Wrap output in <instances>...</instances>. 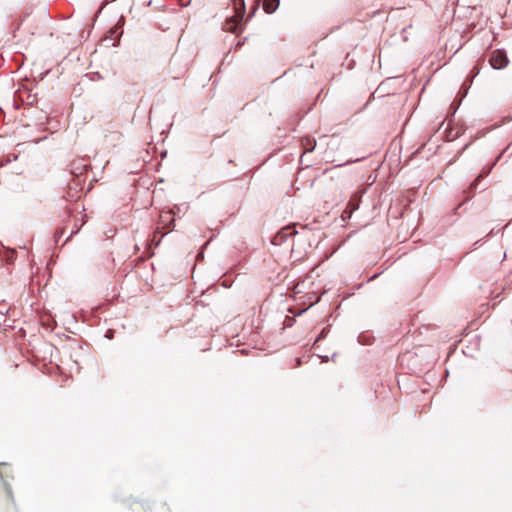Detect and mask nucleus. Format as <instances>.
<instances>
[{"label":"nucleus","instance_id":"f03ea898","mask_svg":"<svg viewBox=\"0 0 512 512\" xmlns=\"http://www.w3.org/2000/svg\"><path fill=\"white\" fill-rule=\"evenodd\" d=\"M490 63L494 69H502L508 64V59L503 51L497 50L493 53Z\"/></svg>","mask_w":512,"mask_h":512},{"label":"nucleus","instance_id":"7ed1b4c3","mask_svg":"<svg viewBox=\"0 0 512 512\" xmlns=\"http://www.w3.org/2000/svg\"><path fill=\"white\" fill-rule=\"evenodd\" d=\"M279 0H264L263 8L266 13H273L279 7Z\"/></svg>","mask_w":512,"mask_h":512},{"label":"nucleus","instance_id":"f257e3e1","mask_svg":"<svg viewBox=\"0 0 512 512\" xmlns=\"http://www.w3.org/2000/svg\"><path fill=\"white\" fill-rule=\"evenodd\" d=\"M240 5H241V11H239L237 9V12L234 16H232L231 19H229L227 22H226V25H225V29L230 31V32H233V33H236L237 32V27H238V23L243 19V10H244V2L243 0H240Z\"/></svg>","mask_w":512,"mask_h":512},{"label":"nucleus","instance_id":"20e7f679","mask_svg":"<svg viewBox=\"0 0 512 512\" xmlns=\"http://www.w3.org/2000/svg\"><path fill=\"white\" fill-rule=\"evenodd\" d=\"M358 208V205H354L352 203H349L346 207V209L344 210L343 214H348V216L350 217V215L352 214V212L354 210H356Z\"/></svg>","mask_w":512,"mask_h":512}]
</instances>
